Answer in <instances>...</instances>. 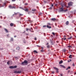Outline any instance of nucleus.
I'll return each mask as SVG.
<instances>
[{
	"mask_svg": "<svg viewBox=\"0 0 76 76\" xmlns=\"http://www.w3.org/2000/svg\"><path fill=\"white\" fill-rule=\"evenodd\" d=\"M52 34L53 35H55V33L54 32H52Z\"/></svg>",
	"mask_w": 76,
	"mask_h": 76,
	"instance_id": "obj_28",
	"label": "nucleus"
},
{
	"mask_svg": "<svg viewBox=\"0 0 76 76\" xmlns=\"http://www.w3.org/2000/svg\"><path fill=\"white\" fill-rule=\"evenodd\" d=\"M43 28H46V27H47V26L46 25H44L43 26Z\"/></svg>",
	"mask_w": 76,
	"mask_h": 76,
	"instance_id": "obj_27",
	"label": "nucleus"
},
{
	"mask_svg": "<svg viewBox=\"0 0 76 76\" xmlns=\"http://www.w3.org/2000/svg\"><path fill=\"white\" fill-rule=\"evenodd\" d=\"M61 4L62 6V7L60 8L59 11L60 12H62V11H64V12H66V11L68 10L67 9H66V10H64V8H63V7H64V6H66V5L65 4H64L63 5L62 4Z\"/></svg>",
	"mask_w": 76,
	"mask_h": 76,
	"instance_id": "obj_1",
	"label": "nucleus"
},
{
	"mask_svg": "<svg viewBox=\"0 0 76 76\" xmlns=\"http://www.w3.org/2000/svg\"><path fill=\"white\" fill-rule=\"evenodd\" d=\"M75 38H76V36H75Z\"/></svg>",
	"mask_w": 76,
	"mask_h": 76,
	"instance_id": "obj_62",
	"label": "nucleus"
},
{
	"mask_svg": "<svg viewBox=\"0 0 76 76\" xmlns=\"http://www.w3.org/2000/svg\"><path fill=\"white\" fill-rule=\"evenodd\" d=\"M31 32H34V31H31Z\"/></svg>",
	"mask_w": 76,
	"mask_h": 76,
	"instance_id": "obj_53",
	"label": "nucleus"
},
{
	"mask_svg": "<svg viewBox=\"0 0 76 76\" xmlns=\"http://www.w3.org/2000/svg\"><path fill=\"white\" fill-rule=\"evenodd\" d=\"M16 37H17V36H14V38H16Z\"/></svg>",
	"mask_w": 76,
	"mask_h": 76,
	"instance_id": "obj_46",
	"label": "nucleus"
},
{
	"mask_svg": "<svg viewBox=\"0 0 76 76\" xmlns=\"http://www.w3.org/2000/svg\"><path fill=\"white\" fill-rule=\"evenodd\" d=\"M56 70V72H58V70Z\"/></svg>",
	"mask_w": 76,
	"mask_h": 76,
	"instance_id": "obj_43",
	"label": "nucleus"
},
{
	"mask_svg": "<svg viewBox=\"0 0 76 76\" xmlns=\"http://www.w3.org/2000/svg\"><path fill=\"white\" fill-rule=\"evenodd\" d=\"M14 15H18V13H15Z\"/></svg>",
	"mask_w": 76,
	"mask_h": 76,
	"instance_id": "obj_29",
	"label": "nucleus"
},
{
	"mask_svg": "<svg viewBox=\"0 0 76 76\" xmlns=\"http://www.w3.org/2000/svg\"><path fill=\"white\" fill-rule=\"evenodd\" d=\"M32 11H33V12H34V11H36V9H32Z\"/></svg>",
	"mask_w": 76,
	"mask_h": 76,
	"instance_id": "obj_22",
	"label": "nucleus"
},
{
	"mask_svg": "<svg viewBox=\"0 0 76 76\" xmlns=\"http://www.w3.org/2000/svg\"><path fill=\"white\" fill-rule=\"evenodd\" d=\"M28 5V3H26L25 4V5Z\"/></svg>",
	"mask_w": 76,
	"mask_h": 76,
	"instance_id": "obj_36",
	"label": "nucleus"
},
{
	"mask_svg": "<svg viewBox=\"0 0 76 76\" xmlns=\"http://www.w3.org/2000/svg\"><path fill=\"white\" fill-rule=\"evenodd\" d=\"M72 37L71 36L70 37L68 38V39H72Z\"/></svg>",
	"mask_w": 76,
	"mask_h": 76,
	"instance_id": "obj_19",
	"label": "nucleus"
},
{
	"mask_svg": "<svg viewBox=\"0 0 76 76\" xmlns=\"http://www.w3.org/2000/svg\"><path fill=\"white\" fill-rule=\"evenodd\" d=\"M27 64H28V61L26 60L24 61L23 62L21 63V64L23 66L27 65Z\"/></svg>",
	"mask_w": 76,
	"mask_h": 76,
	"instance_id": "obj_2",
	"label": "nucleus"
},
{
	"mask_svg": "<svg viewBox=\"0 0 76 76\" xmlns=\"http://www.w3.org/2000/svg\"><path fill=\"white\" fill-rule=\"evenodd\" d=\"M34 40H37V38H34Z\"/></svg>",
	"mask_w": 76,
	"mask_h": 76,
	"instance_id": "obj_45",
	"label": "nucleus"
},
{
	"mask_svg": "<svg viewBox=\"0 0 76 76\" xmlns=\"http://www.w3.org/2000/svg\"><path fill=\"white\" fill-rule=\"evenodd\" d=\"M67 47L68 48H72V46H68Z\"/></svg>",
	"mask_w": 76,
	"mask_h": 76,
	"instance_id": "obj_25",
	"label": "nucleus"
},
{
	"mask_svg": "<svg viewBox=\"0 0 76 76\" xmlns=\"http://www.w3.org/2000/svg\"><path fill=\"white\" fill-rule=\"evenodd\" d=\"M52 74H54V71L52 72Z\"/></svg>",
	"mask_w": 76,
	"mask_h": 76,
	"instance_id": "obj_33",
	"label": "nucleus"
},
{
	"mask_svg": "<svg viewBox=\"0 0 76 76\" xmlns=\"http://www.w3.org/2000/svg\"><path fill=\"white\" fill-rule=\"evenodd\" d=\"M16 49H17V50H19V47H17V48Z\"/></svg>",
	"mask_w": 76,
	"mask_h": 76,
	"instance_id": "obj_32",
	"label": "nucleus"
},
{
	"mask_svg": "<svg viewBox=\"0 0 76 76\" xmlns=\"http://www.w3.org/2000/svg\"><path fill=\"white\" fill-rule=\"evenodd\" d=\"M72 66H75V64H74V63H73V64H72Z\"/></svg>",
	"mask_w": 76,
	"mask_h": 76,
	"instance_id": "obj_41",
	"label": "nucleus"
},
{
	"mask_svg": "<svg viewBox=\"0 0 76 76\" xmlns=\"http://www.w3.org/2000/svg\"><path fill=\"white\" fill-rule=\"evenodd\" d=\"M23 9L26 12H28V8H26L25 10L24 9Z\"/></svg>",
	"mask_w": 76,
	"mask_h": 76,
	"instance_id": "obj_9",
	"label": "nucleus"
},
{
	"mask_svg": "<svg viewBox=\"0 0 76 76\" xmlns=\"http://www.w3.org/2000/svg\"><path fill=\"white\" fill-rule=\"evenodd\" d=\"M15 58H17V59H18V57H15Z\"/></svg>",
	"mask_w": 76,
	"mask_h": 76,
	"instance_id": "obj_52",
	"label": "nucleus"
},
{
	"mask_svg": "<svg viewBox=\"0 0 76 76\" xmlns=\"http://www.w3.org/2000/svg\"><path fill=\"white\" fill-rule=\"evenodd\" d=\"M70 61H72V60L71 59H69Z\"/></svg>",
	"mask_w": 76,
	"mask_h": 76,
	"instance_id": "obj_50",
	"label": "nucleus"
},
{
	"mask_svg": "<svg viewBox=\"0 0 76 76\" xmlns=\"http://www.w3.org/2000/svg\"><path fill=\"white\" fill-rule=\"evenodd\" d=\"M69 24V21H67L66 23V25H68Z\"/></svg>",
	"mask_w": 76,
	"mask_h": 76,
	"instance_id": "obj_11",
	"label": "nucleus"
},
{
	"mask_svg": "<svg viewBox=\"0 0 76 76\" xmlns=\"http://www.w3.org/2000/svg\"><path fill=\"white\" fill-rule=\"evenodd\" d=\"M10 41H13V39L12 38H11Z\"/></svg>",
	"mask_w": 76,
	"mask_h": 76,
	"instance_id": "obj_20",
	"label": "nucleus"
},
{
	"mask_svg": "<svg viewBox=\"0 0 76 76\" xmlns=\"http://www.w3.org/2000/svg\"><path fill=\"white\" fill-rule=\"evenodd\" d=\"M1 7H4V6H2L1 4H0V8Z\"/></svg>",
	"mask_w": 76,
	"mask_h": 76,
	"instance_id": "obj_23",
	"label": "nucleus"
},
{
	"mask_svg": "<svg viewBox=\"0 0 76 76\" xmlns=\"http://www.w3.org/2000/svg\"><path fill=\"white\" fill-rule=\"evenodd\" d=\"M7 63L8 65H9V64H12V61H9L7 62Z\"/></svg>",
	"mask_w": 76,
	"mask_h": 76,
	"instance_id": "obj_6",
	"label": "nucleus"
},
{
	"mask_svg": "<svg viewBox=\"0 0 76 76\" xmlns=\"http://www.w3.org/2000/svg\"><path fill=\"white\" fill-rule=\"evenodd\" d=\"M14 25V24L13 23H11L10 24V26H13Z\"/></svg>",
	"mask_w": 76,
	"mask_h": 76,
	"instance_id": "obj_15",
	"label": "nucleus"
},
{
	"mask_svg": "<svg viewBox=\"0 0 76 76\" xmlns=\"http://www.w3.org/2000/svg\"><path fill=\"white\" fill-rule=\"evenodd\" d=\"M63 61L62 60L61 61L59 62V64H62L63 63Z\"/></svg>",
	"mask_w": 76,
	"mask_h": 76,
	"instance_id": "obj_14",
	"label": "nucleus"
},
{
	"mask_svg": "<svg viewBox=\"0 0 76 76\" xmlns=\"http://www.w3.org/2000/svg\"><path fill=\"white\" fill-rule=\"evenodd\" d=\"M53 69H55V70H58V68H56V67H54Z\"/></svg>",
	"mask_w": 76,
	"mask_h": 76,
	"instance_id": "obj_17",
	"label": "nucleus"
},
{
	"mask_svg": "<svg viewBox=\"0 0 76 76\" xmlns=\"http://www.w3.org/2000/svg\"><path fill=\"white\" fill-rule=\"evenodd\" d=\"M64 37H66V36H64Z\"/></svg>",
	"mask_w": 76,
	"mask_h": 76,
	"instance_id": "obj_56",
	"label": "nucleus"
},
{
	"mask_svg": "<svg viewBox=\"0 0 76 76\" xmlns=\"http://www.w3.org/2000/svg\"><path fill=\"white\" fill-rule=\"evenodd\" d=\"M72 72H73L72 71H71Z\"/></svg>",
	"mask_w": 76,
	"mask_h": 76,
	"instance_id": "obj_64",
	"label": "nucleus"
},
{
	"mask_svg": "<svg viewBox=\"0 0 76 76\" xmlns=\"http://www.w3.org/2000/svg\"><path fill=\"white\" fill-rule=\"evenodd\" d=\"M63 74H61V76H63Z\"/></svg>",
	"mask_w": 76,
	"mask_h": 76,
	"instance_id": "obj_39",
	"label": "nucleus"
},
{
	"mask_svg": "<svg viewBox=\"0 0 76 76\" xmlns=\"http://www.w3.org/2000/svg\"><path fill=\"white\" fill-rule=\"evenodd\" d=\"M14 73H18V74H20V73H22V71H14Z\"/></svg>",
	"mask_w": 76,
	"mask_h": 76,
	"instance_id": "obj_5",
	"label": "nucleus"
},
{
	"mask_svg": "<svg viewBox=\"0 0 76 76\" xmlns=\"http://www.w3.org/2000/svg\"><path fill=\"white\" fill-rule=\"evenodd\" d=\"M23 14H19V16L20 17L23 16Z\"/></svg>",
	"mask_w": 76,
	"mask_h": 76,
	"instance_id": "obj_24",
	"label": "nucleus"
},
{
	"mask_svg": "<svg viewBox=\"0 0 76 76\" xmlns=\"http://www.w3.org/2000/svg\"><path fill=\"white\" fill-rule=\"evenodd\" d=\"M37 47H40V46H39V45H37Z\"/></svg>",
	"mask_w": 76,
	"mask_h": 76,
	"instance_id": "obj_40",
	"label": "nucleus"
},
{
	"mask_svg": "<svg viewBox=\"0 0 76 76\" xmlns=\"http://www.w3.org/2000/svg\"><path fill=\"white\" fill-rule=\"evenodd\" d=\"M7 37H9V34H7Z\"/></svg>",
	"mask_w": 76,
	"mask_h": 76,
	"instance_id": "obj_35",
	"label": "nucleus"
},
{
	"mask_svg": "<svg viewBox=\"0 0 76 76\" xmlns=\"http://www.w3.org/2000/svg\"><path fill=\"white\" fill-rule=\"evenodd\" d=\"M70 69V67L69 66L66 69V70H68V69Z\"/></svg>",
	"mask_w": 76,
	"mask_h": 76,
	"instance_id": "obj_21",
	"label": "nucleus"
},
{
	"mask_svg": "<svg viewBox=\"0 0 76 76\" xmlns=\"http://www.w3.org/2000/svg\"><path fill=\"white\" fill-rule=\"evenodd\" d=\"M51 20H52V21H55L56 20V18H52L51 19Z\"/></svg>",
	"mask_w": 76,
	"mask_h": 76,
	"instance_id": "obj_10",
	"label": "nucleus"
},
{
	"mask_svg": "<svg viewBox=\"0 0 76 76\" xmlns=\"http://www.w3.org/2000/svg\"><path fill=\"white\" fill-rule=\"evenodd\" d=\"M63 51H64V52H66V49H64L63 50Z\"/></svg>",
	"mask_w": 76,
	"mask_h": 76,
	"instance_id": "obj_26",
	"label": "nucleus"
},
{
	"mask_svg": "<svg viewBox=\"0 0 76 76\" xmlns=\"http://www.w3.org/2000/svg\"><path fill=\"white\" fill-rule=\"evenodd\" d=\"M9 7L10 8V9H15V7H13L12 6V5H10L9 6Z\"/></svg>",
	"mask_w": 76,
	"mask_h": 76,
	"instance_id": "obj_7",
	"label": "nucleus"
},
{
	"mask_svg": "<svg viewBox=\"0 0 76 76\" xmlns=\"http://www.w3.org/2000/svg\"><path fill=\"white\" fill-rule=\"evenodd\" d=\"M72 2H70L68 3V6H72Z\"/></svg>",
	"mask_w": 76,
	"mask_h": 76,
	"instance_id": "obj_8",
	"label": "nucleus"
},
{
	"mask_svg": "<svg viewBox=\"0 0 76 76\" xmlns=\"http://www.w3.org/2000/svg\"><path fill=\"white\" fill-rule=\"evenodd\" d=\"M67 7V8H68V7Z\"/></svg>",
	"mask_w": 76,
	"mask_h": 76,
	"instance_id": "obj_63",
	"label": "nucleus"
},
{
	"mask_svg": "<svg viewBox=\"0 0 76 76\" xmlns=\"http://www.w3.org/2000/svg\"><path fill=\"white\" fill-rule=\"evenodd\" d=\"M51 26V24L50 23H47V28L50 29L51 28V27L50 26Z\"/></svg>",
	"mask_w": 76,
	"mask_h": 76,
	"instance_id": "obj_3",
	"label": "nucleus"
},
{
	"mask_svg": "<svg viewBox=\"0 0 76 76\" xmlns=\"http://www.w3.org/2000/svg\"><path fill=\"white\" fill-rule=\"evenodd\" d=\"M29 30V28H26V31H28Z\"/></svg>",
	"mask_w": 76,
	"mask_h": 76,
	"instance_id": "obj_31",
	"label": "nucleus"
},
{
	"mask_svg": "<svg viewBox=\"0 0 76 76\" xmlns=\"http://www.w3.org/2000/svg\"><path fill=\"white\" fill-rule=\"evenodd\" d=\"M64 39V38H62V39Z\"/></svg>",
	"mask_w": 76,
	"mask_h": 76,
	"instance_id": "obj_61",
	"label": "nucleus"
},
{
	"mask_svg": "<svg viewBox=\"0 0 76 76\" xmlns=\"http://www.w3.org/2000/svg\"><path fill=\"white\" fill-rule=\"evenodd\" d=\"M17 67V66H10L9 67V68L10 69H15Z\"/></svg>",
	"mask_w": 76,
	"mask_h": 76,
	"instance_id": "obj_4",
	"label": "nucleus"
},
{
	"mask_svg": "<svg viewBox=\"0 0 76 76\" xmlns=\"http://www.w3.org/2000/svg\"><path fill=\"white\" fill-rule=\"evenodd\" d=\"M50 8V9H52V8H51V7H50V8Z\"/></svg>",
	"mask_w": 76,
	"mask_h": 76,
	"instance_id": "obj_59",
	"label": "nucleus"
},
{
	"mask_svg": "<svg viewBox=\"0 0 76 76\" xmlns=\"http://www.w3.org/2000/svg\"><path fill=\"white\" fill-rule=\"evenodd\" d=\"M29 31H31V29H29Z\"/></svg>",
	"mask_w": 76,
	"mask_h": 76,
	"instance_id": "obj_54",
	"label": "nucleus"
},
{
	"mask_svg": "<svg viewBox=\"0 0 76 76\" xmlns=\"http://www.w3.org/2000/svg\"><path fill=\"white\" fill-rule=\"evenodd\" d=\"M48 44H49L48 43H47V45H48Z\"/></svg>",
	"mask_w": 76,
	"mask_h": 76,
	"instance_id": "obj_55",
	"label": "nucleus"
},
{
	"mask_svg": "<svg viewBox=\"0 0 76 76\" xmlns=\"http://www.w3.org/2000/svg\"><path fill=\"white\" fill-rule=\"evenodd\" d=\"M34 53H36L37 54L38 53V52H37V51H36V50H34Z\"/></svg>",
	"mask_w": 76,
	"mask_h": 76,
	"instance_id": "obj_18",
	"label": "nucleus"
},
{
	"mask_svg": "<svg viewBox=\"0 0 76 76\" xmlns=\"http://www.w3.org/2000/svg\"><path fill=\"white\" fill-rule=\"evenodd\" d=\"M3 5L5 6L6 5V3H4Z\"/></svg>",
	"mask_w": 76,
	"mask_h": 76,
	"instance_id": "obj_37",
	"label": "nucleus"
},
{
	"mask_svg": "<svg viewBox=\"0 0 76 76\" xmlns=\"http://www.w3.org/2000/svg\"><path fill=\"white\" fill-rule=\"evenodd\" d=\"M70 70H68V73H69V72H70Z\"/></svg>",
	"mask_w": 76,
	"mask_h": 76,
	"instance_id": "obj_44",
	"label": "nucleus"
},
{
	"mask_svg": "<svg viewBox=\"0 0 76 76\" xmlns=\"http://www.w3.org/2000/svg\"><path fill=\"white\" fill-rule=\"evenodd\" d=\"M31 30H33V29H32V28H31Z\"/></svg>",
	"mask_w": 76,
	"mask_h": 76,
	"instance_id": "obj_49",
	"label": "nucleus"
},
{
	"mask_svg": "<svg viewBox=\"0 0 76 76\" xmlns=\"http://www.w3.org/2000/svg\"><path fill=\"white\" fill-rule=\"evenodd\" d=\"M53 6H54V5L53 4H52L51 6H52V7H53Z\"/></svg>",
	"mask_w": 76,
	"mask_h": 76,
	"instance_id": "obj_42",
	"label": "nucleus"
},
{
	"mask_svg": "<svg viewBox=\"0 0 76 76\" xmlns=\"http://www.w3.org/2000/svg\"><path fill=\"white\" fill-rule=\"evenodd\" d=\"M16 0H12V1H15Z\"/></svg>",
	"mask_w": 76,
	"mask_h": 76,
	"instance_id": "obj_34",
	"label": "nucleus"
},
{
	"mask_svg": "<svg viewBox=\"0 0 76 76\" xmlns=\"http://www.w3.org/2000/svg\"><path fill=\"white\" fill-rule=\"evenodd\" d=\"M41 51L42 52H43V50H41Z\"/></svg>",
	"mask_w": 76,
	"mask_h": 76,
	"instance_id": "obj_48",
	"label": "nucleus"
},
{
	"mask_svg": "<svg viewBox=\"0 0 76 76\" xmlns=\"http://www.w3.org/2000/svg\"><path fill=\"white\" fill-rule=\"evenodd\" d=\"M68 63H69V62H70V60H68Z\"/></svg>",
	"mask_w": 76,
	"mask_h": 76,
	"instance_id": "obj_51",
	"label": "nucleus"
},
{
	"mask_svg": "<svg viewBox=\"0 0 76 76\" xmlns=\"http://www.w3.org/2000/svg\"><path fill=\"white\" fill-rule=\"evenodd\" d=\"M64 40H66V38H64Z\"/></svg>",
	"mask_w": 76,
	"mask_h": 76,
	"instance_id": "obj_47",
	"label": "nucleus"
},
{
	"mask_svg": "<svg viewBox=\"0 0 76 76\" xmlns=\"http://www.w3.org/2000/svg\"><path fill=\"white\" fill-rule=\"evenodd\" d=\"M4 30L6 32H7V33H8V32H9V31H8V30H7V29H6V28H4Z\"/></svg>",
	"mask_w": 76,
	"mask_h": 76,
	"instance_id": "obj_13",
	"label": "nucleus"
},
{
	"mask_svg": "<svg viewBox=\"0 0 76 76\" xmlns=\"http://www.w3.org/2000/svg\"><path fill=\"white\" fill-rule=\"evenodd\" d=\"M19 8H20V9H23V8H22V7H19Z\"/></svg>",
	"mask_w": 76,
	"mask_h": 76,
	"instance_id": "obj_38",
	"label": "nucleus"
},
{
	"mask_svg": "<svg viewBox=\"0 0 76 76\" xmlns=\"http://www.w3.org/2000/svg\"><path fill=\"white\" fill-rule=\"evenodd\" d=\"M42 49H43V47H42Z\"/></svg>",
	"mask_w": 76,
	"mask_h": 76,
	"instance_id": "obj_58",
	"label": "nucleus"
},
{
	"mask_svg": "<svg viewBox=\"0 0 76 76\" xmlns=\"http://www.w3.org/2000/svg\"><path fill=\"white\" fill-rule=\"evenodd\" d=\"M72 55H70L69 56V58H72Z\"/></svg>",
	"mask_w": 76,
	"mask_h": 76,
	"instance_id": "obj_16",
	"label": "nucleus"
},
{
	"mask_svg": "<svg viewBox=\"0 0 76 76\" xmlns=\"http://www.w3.org/2000/svg\"><path fill=\"white\" fill-rule=\"evenodd\" d=\"M60 66H61V67H63V68H66V67H65V66H64V65H60Z\"/></svg>",
	"mask_w": 76,
	"mask_h": 76,
	"instance_id": "obj_12",
	"label": "nucleus"
},
{
	"mask_svg": "<svg viewBox=\"0 0 76 76\" xmlns=\"http://www.w3.org/2000/svg\"><path fill=\"white\" fill-rule=\"evenodd\" d=\"M1 26H0V28H1Z\"/></svg>",
	"mask_w": 76,
	"mask_h": 76,
	"instance_id": "obj_60",
	"label": "nucleus"
},
{
	"mask_svg": "<svg viewBox=\"0 0 76 76\" xmlns=\"http://www.w3.org/2000/svg\"><path fill=\"white\" fill-rule=\"evenodd\" d=\"M75 75H76V72L75 73Z\"/></svg>",
	"mask_w": 76,
	"mask_h": 76,
	"instance_id": "obj_57",
	"label": "nucleus"
},
{
	"mask_svg": "<svg viewBox=\"0 0 76 76\" xmlns=\"http://www.w3.org/2000/svg\"><path fill=\"white\" fill-rule=\"evenodd\" d=\"M47 48H50V46L49 45H48L47 46Z\"/></svg>",
	"mask_w": 76,
	"mask_h": 76,
	"instance_id": "obj_30",
	"label": "nucleus"
}]
</instances>
